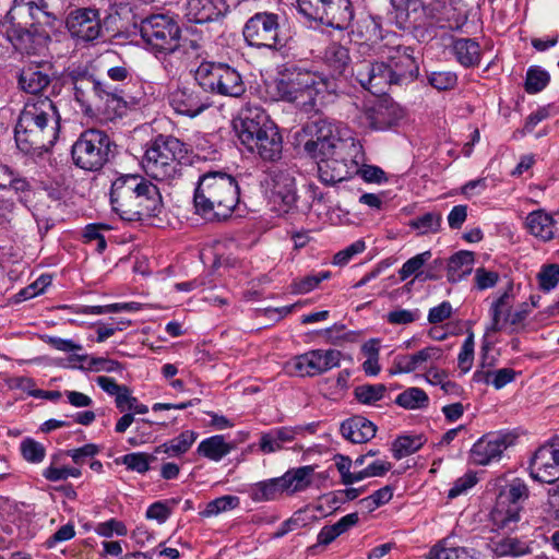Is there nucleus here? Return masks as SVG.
Masks as SVG:
<instances>
[{
  "label": "nucleus",
  "mask_w": 559,
  "mask_h": 559,
  "mask_svg": "<svg viewBox=\"0 0 559 559\" xmlns=\"http://www.w3.org/2000/svg\"><path fill=\"white\" fill-rule=\"evenodd\" d=\"M411 47H394L386 62L362 60L355 63L353 75L371 94L385 95L392 85H404L417 78L419 67Z\"/></svg>",
  "instance_id": "nucleus-1"
},
{
  "label": "nucleus",
  "mask_w": 559,
  "mask_h": 559,
  "mask_svg": "<svg viewBox=\"0 0 559 559\" xmlns=\"http://www.w3.org/2000/svg\"><path fill=\"white\" fill-rule=\"evenodd\" d=\"M112 211L127 222L158 216L163 200L158 187L138 174L121 175L111 183Z\"/></svg>",
  "instance_id": "nucleus-2"
},
{
  "label": "nucleus",
  "mask_w": 559,
  "mask_h": 559,
  "mask_svg": "<svg viewBox=\"0 0 559 559\" xmlns=\"http://www.w3.org/2000/svg\"><path fill=\"white\" fill-rule=\"evenodd\" d=\"M329 90L330 82L323 74L298 64H284L275 80L277 99L295 104L305 112L316 110Z\"/></svg>",
  "instance_id": "nucleus-3"
},
{
  "label": "nucleus",
  "mask_w": 559,
  "mask_h": 559,
  "mask_svg": "<svg viewBox=\"0 0 559 559\" xmlns=\"http://www.w3.org/2000/svg\"><path fill=\"white\" fill-rule=\"evenodd\" d=\"M239 202V187L234 177L222 171H210L199 178L194 190L195 213L207 222L229 217Z\"/></svg>",
  "instance_id": "nucleus-4"
},
{
  "label": "nucleus",
  "mask_w": 559,
  "mask_h": 559,
  "mask_svg": "<svg viewBox=\"0 0 559 559\" xmlns=\"http://www.w3.org/2000/svg\"><path fill=\"white\" fill-rule=\"evenodd\" d=\"M141 38L155 53L187 52L192 40L181 38V29L176 21L164 14L151 15L140 24Z\"/></svg>",
  "instance_id": "nucleus-5"
},
{
  "label": "nucleus",
  "mask_w": 559,
  "mask_h": 559,
  "mask_svg": "<svg viewBox=\"0 0 559 559\" xmlns=\"http://www.w3.org/2000/svg\"><path fill=\"white\" fill-rule=\"evenodd\" d=\"M530 495L527 484L519 477L501 486L490 513L493 525L503 531L516 530Z\"/></svg>",
  "instance_id": "nucleus-6"
},
{
  "label": "nucleus",
  "mask_w": 559,
  "mask_h": 559,
  "mask_svg": "<svg viewBox=\"0 0 559 559\" xmlns=\"http://www.w3.org/2000/svg\"><path fill=\"white\" fill-rule=\"evenodd\" d=\"M191 145L188 142H152L145 150L143 165L157 180L174 179L181 164L189 163Z\"/></svg>",
  "instance_id": "nucleus-7"
},
{
  "label": "nucleus",
  "mask_w": 559,
  "mask_h": 559,
  "mask_svg": "<svg viewBox=\"0 0 559 559\" xmlns=\"http://www.w3.org/2000/svg\"><path fill=\"white\" fill-rule=\"evenodd\" d=\"M313 472L314 468L310 465L290 468L281 477L253 484L249 489V497L254 502H264L292 496L310 486Z\"/></svg>",
  "instance_id": "nucleus-8"
},
{
  "label": "nucleus",
  "mask_w": 559,
  "mask_h": 559,
  "mask_svg": "<svg viewBox=\"0 0 559 559\" xmlns=\"http://www.w3.org/2000/svg\"><path fill=\"white\" fill-rule=\"evenodd\" d=\"M194 78L203 91L212 94L240 97L246 92V85L238 70L224 62H201Z\"/></svg>",
  "instance_id": "nucleus-9"
},
{
  "label": "nucleus",
  "mask_w": 559,
  "mask_h": 559,
  "mask_svg": "<svg viewBox=\"0 0 559 559\" xmlns=\"http://www.w3.org/2000/svg\"><path fill=\"white\" fill-rule=\"evenodd\" d=\"M297 4L306 19L337 31L348 29L355 16L350 0H297Z\"/></svg>",
  "instance_id": "nucleus-10"
},
{
  "label": "nucleus",
  "mask_w": 559,
  "mask_h": 559,
  "mask_svg": "<svg viewBox=\"0 0 559 559\" xmlns=\"http://www.w3.org/2000/svg\"><path fill=\"white\" fill-rule=\"evenodd\" d=\"M280 20L276 13L257 12L243 25L245 41L257 49L282 50L286 46V38L281 31Z\"/></svg>",
  "instance_id": "nucleus-11"
},
{
  "label": "nucleus",
  "mask_w": 559,
  "mask_h": 559,
  "mask_svg": "<svg viewBox=\"0 0 559 559\" xmlns=\"http://www.w3.org/2000/svg\"><path fill=\"white\" fill-rule=\"evenodd\" d=\"M233 128L239 140H282L278 128L260 109L242 111L233 120Z\"/></svg>",
  "instance_id": "nucleus-12"
},
{
  "label": "nucleus",
  "mask_w": 559,
  "mask_h": 559,
  "mask_svg": "<svg viewBox=\"0 0 559 559\" xmlns=\"http://www.w3.org/2000/svg\"><path fill=\"white\" fill-rule=\"evenodd\" d=\"M337 349H312L293 359L294 369L302 377H316L340 366Z\"/></svg>",
  "instance_id": "nucleus-13"
},
{
  "label": "nucleus",
  "mask_w": 559,
  "mask_h": 559,
  "mask_svg": "<svg viewBox=\"0 0 559 559\" xmlns=\"http://www.w3.org/2000/svg\"><path fill=\"white\" fill-rule=\"evenodd\" d=\"M530 469L532 478L539 483L552 484L559 480L558 440L545 443L535 451Z\"/></svg>",
  "instance_id": "nucleus-14"
},
{
  "label": "nucleus",
  "mask_w": 559,
  "mask_h": 559,
  "mask_svg": "<svg viewBox=\"0 0 559 559\" xmlns=\"http://www.w3.org/2000/svg\"><path fill=\"white\" fill-rule=\"evenodd\" d=\"M515 437L509 432H492L483 436L471 449L469 456L476 465H488L499 461L502 453L513 444Z\"/></svg>",
  "instance_id": "nucleus-15"
},
{
  "label": "nucleus",
  "mask_w": 559,
  "mask_h": 559,
  "mask_svg": "<svg viewBox=\"0 0 559 559\" xmlns=\"http://www.w3.org/2000/svg\"><path fill=\"white\" fill-rule=\"evenodd\" d=\"M67 28L82 41L96 40L103 31L99 11L93 8H81L72 11L67 19Z\"/></svg>",
  "instance_id": "nucleus-16"
},
{
  "label": "nucleus",
  "mask_w": 559,
  "mask_h": 559,
  "mask_svg": "<svg viewBox=\"0 0 559 559\" xmlns=\"http://www.w3.org/2000/svg\"><path fill=\"white\" fill-rule=\"evenodd\" d=\"M109 143L74 142L71 150L74 164L84 170H99L108 159Z\"/></svg>",
  "instance_id": "nucleus-17"
},
{
  "label": "nucleus",
  "mask_w": 559,
  "mask_h": 559,
  "mask_svg": "<svg viewBox=\"0 0 559 559\" xmlns=\"http://www.w3.org/2000/svg\"><path fill=\"white\" fill-rule=\"evenodd\" d=\"M296 140H345L342 124L334 119L318 116L308 120L295 133Z\"/></svg>",
  "instance_id": "nucleus-18"
},
{
  "label": "nucleus",
  "mask_w": 559,
  "mask_h": 559,
  "mask_svg": "<svg viewBox=\"0 0 559 559\" xmlns=\"http://www.w3.org/2000/svg\"><path fill=\"white\" fill-rule=\"evenodd\" d=\"M264 185L270 199L274 203L290 206L296 201L295 180L287 173L272 170L264 179Z\"/></svg>",
  "instance_id": "nucleus-19"
},
{
  "label": "nucleus",
  "mask_w": 559,
  "mask_h": 559,
  "mask_svg": "<svg viewBox=\"0 0 559 559\" xmlns=\"http://www.w3.org/2000/svg\"><path fill=\"white\" fill-rule=\"evenodd\" d=\"M169 105L176 112L188 117H195L207 107L201 95L187 86L178 87L169 95Z\"/></svg>",
  "instance_id": "nucleus-20"
},
{
  "label": "nucleus",
  "mask_w": 559,
  "mask_h": 559,
  "mask_svg": "<svg viewBox=\"0 0 559 559\" xmlns=\"http://www.w3.org/2000/svg\"><path fill=\"white\" fill-rule=\"evenodd\" d=\"M460 0H436L432 3V11L436 12V19L442 28L451 31L461 29L466 23L467 15L461 9Z\"/></svg>",
  "instance_id": "nucleus-21"
},
{
  "label": "nucleus",
  "mask_w": 559,
  "mask_h": 559,
  "mask_svg": "<svg viewBox=\"0 0 559 559\" xmlns=\"http://www.w3.org/2000/svg\"><path fill=\"white\" fill-rule=\"evenodd\" d=\"M225 0H189L187 16L190 22L203 24L215 21L226 11Z\"/></svg>",
  "instance_id": "nucleus-22"
},
{
  "label": "nucleus",
  "mask_w": 559,
  "mask_h": 559,
  "mask_svg": "<svg viewBox=\"0 0 559 559\" xmlns=\"http://www.w3.org/2000/svg\"><path fill=\"white\" fill-rule=\"evenodd\" d=\"M282 144L283 142H239L237 150L247 159L275 163L283 156Z\"/></svg>",
  "instance_id": "nucleus-23"
},
{
  "label": "nucleus",
  "mask_w": 559,
  "mask_h": 559,
  "mask_svg": "<svg viewBox=\"0 0 559 559\" xmlns=\"http://www.w3.org/2000/svg\"><path fill=\"white\" fill-rule=\"evenodd\" d=\"M74 91V98L87 111L96 107L95 78L87 71L72 70L69 73Z\"/></svg>",
  "instance_id": "nucleus-24"
},
{
  "label": "nucleus",
  "mask_w": 559,
  "mask_h": 559,
  "mask_svg": "<svg viewBox=\"0 0 559 559\" xmlns=\"http://www.w3.org/2000/svg\"><path fill=\"white\" fill-rule=\"evenodd\" d=\"M340 431L352 443H366L376 436L377 427L362 416H354L341 424Z\"/></svg>",
  "instance_id": "nucleus-25"
},
{
  "label": "nucleus",
  "mask_w": 559,
  "mask_h": 559,
  "mask_svg": "<svg viewBox=\"0 0 559 559\" xmlns=\"http://www.w3.org/2000/svg\"><path fill=\"white\" fill-rule=\"evenodd\" d=\"M349 151L353 154L350 160L356 167V174L368 183H384L388 181L386 174L382 168L374 165L366 164V156L362 151L361 142H352Z\"/></svg>",
  "instance_id": "nucleus-26"
},
{
  "label": "nucleus",
  "mask_w": 559,
  "mask_h": 559,
  "mask_svg": "<svg viewBox=\"0 0 559 559\" xmlns=\"http://www.w3.org/2000/svg\"><path fill=\"white\" fill-rule=\"evenodd\" d=\"M525 226L531 235L547 242L554 239L556 223L552 216L544 210L531 212L525 221Z\"/></svg>",
  "instance_id": "nucleus-27"
},
{
  "label": "nucleus",
  "mask_w": 559,
  "mask_h": 559,
  "mask_svg": "<svg viewBox=\"0 0 559 559\" xmlns=\"http://www.w3.org/2000/svg\"><path fill=\"white\" fill-rule=\"evenodd\" d=\"M47 121V114L43 109L38 111L36 106L25 108L15 126L14 140H20L22 133L38 136L37 132L46 128Z\"/></svg>",
  "instance_id": "nucleus-28"
},
{
  "label": "nucleus",
  "mask_w": 559,
  "mask_h": 559,
  "mask_svg": "<svg viewBox=\"0 0 559 559\" xmlns=\"http://www.w3.org/2000/svg\"><path fill=\"white\" fill-rule=\"evenodd\" d=\"M475 254L461 250L450 257L447 265V277L451 283H457L473 271Z\"/></svg>",
  "instance_id": "nucleus-29"
},
{
  "label": "nucleus",
  "mask_w": 559,
  "mask_h": 559,
  "mask_svg": "<svg viewBox=\"0 0 559 559\" xmlns=\"http://www.w3.org/2000/svg\"><path fill=\"white\" fill-rule=\"evenodd\" d=\"M50 83V76L38 66L24 68L19 76L20 87L29 94H39Z\"/></svg>",
  "instance_id": "nucleus-30"
},
{
  "label": "nucleus",
  "mask_w": 559,
  "mask_h": 559,
  "mask_svg": "<svg viewBox=\"0 0 559 559\" xmlns=\"http://www.w3.org/2000/svg\"><path fill=\"white\" fill-rule=\"evenodd\" d=\"M320 179L326 185H335L350 176L347 160L342 156L331 157V160L319 163Z\"/></svg>",
  "instance_id": "nucleus-31"
},
{
  "label": "nucleus",
  "mask_w": 559,
  "mask_h": 559,
  "mask_svg": "<svg viewBox=\"0 0 559 559\" xmlns=\"http://www.w3.org/2000/svg\"><path fill=\"white\" fill-rule=\"evenodd\" d=\"M532 544L516 537H502L492 540L490 549L497 557H522L532 552Z\"/></svg>",
  "instance_id": "nucleus-32"
},
{
  "label": "nucleus",
  "mask_w": 559,
  "mask_h": 559,
  "mask_svg": "<svg viewBox=\"0 0 559 559\" xmlns=\"http://www.w3.org/2000/svg\"><path fill=\"white\" fill-rule=\"evenodd\" d=\"M452 51L463 67H475L480 60L479 44L472 38H457L453 40Z\"/></svg>",
  "instance_id": "nucleus-33"
},
{
  "label": "nucleus",
  "mask_w": 559,
  "mask_h": 559,
  "mask_svg": "<svg viewBox=\"0 0 559 559\" xmlns=\"http://www.w3.org/2000/svg\"><path fill=\"white\" fill-rule=\"evenodd\" d=\"M197 438V432L192 430H185L178 437L173 438L156 447L155 453H164L169 457H179L190 450Z\"/></svg>",
  "instance_id": "nucleus-34"
},
{
  "label": "nucleus",
  "mask_w": 559,
  "mask_h": 559,
  "mask_svg": "<svg viewBox=\"0 0 559 559\" xmlns=\"http://www.w3.org/2000/svg\"><path fill=\"white\" fill-rule=\"evenodd\" d=\"M234 445L225 440L223 435H215L202 440L198 453L211 461L218 462L231 452Z\"/></svg>",
  "instance_id": "nucleus-35"
},
{
  "label": "nucleus",
  "mask_w": 559,
  "mask_h": 559,
  "mask_svg": "<svg viewBox=\"0 0 559 559\" xmlns=\"http://www.w3.org/2000/svg\"><path fill=\"white\" fill-rule=\"evenodd\" d=\"M512 302L509 294H502L497 300L491 304L490 314L491 322L486 326V335L500 332L507 329L504 317L511 311Z\"/></svg>",
  "instance_id": "nucleus-36"
},
{
  "label": "nucleus",
  "mask_w": 559,
  "mask_h": 559,
  "mask_svg": "<svg viewBox=\"0 0 559 559\" xmlns=\"http://www.w3.org/2000/svg\"><path fill=\"white\" fill-rule=\"evenodd\" d=\"M36 32L37 28L33 25L31 28H26L20 24H12L8 29V37L16 49L31 53L35 49V44L38 40Z\"/></svg>",
  "instance_id": "nucleus-37"
},
{
  "label": "nucleus",
  "mask_w": 559,
  "mask_h": 559,
  "mask_svg": "<svg viewBox=\"0 0 559 559\" xmlns=\"http://www.w3.org/2000/svg\"><path fill=\"white\" fill-rule=\"evenodd\" d=\"M358 522L357 513H349L341 518L333 525L323 526L318 534V545L328 546L334 542L340 535L347 532Z\"/></svg>",
  "instance_id": "nucleus-38"
},
{
  "label": "nucleus",
  "mask_w": 559,
  "mask_h": 559,
  "mask_svg": "<svg viewBox=\"0 0 559 559\" xmlns=\"http://www.w3.org/2000/svg\"><path fill=\"white\" fill-rule=\"evenodd\" d=\"M395 403L405 409H423L429 404L427 393L417 386H412L400 393Z\"/></svg>",
  "instance_id": "nucleus-39"
},
{
  "label": "nucleus",
  "mask_w": 559,
  "mask_h": 559,
  "mask_svg": "<svg viewBox=\"0 0 559 559\" xmlns=\"http://www.w3.org/2000/svg\"><path fill=\"white\" fill-rule=\"evenodd\" d=\"M426 439L421 435L399 437L392 445L393 456L401 460L417 452L424 444Z\"/></svg>",
  "instance_id": "nucleus-40"
},
{
  "label": "nucleus",
  "mask_w": 559,
  "mask_h": 559,
  "mask_svg": "<svg viewBox=\"0 0 559 559\" xmlns=\"http://www.w3.org/2000/svg\"><path fill=\"white\" fill-rule=\"evenodd\" d=\"M550 82L549 73L538 66H532L526 71L524 88L528 94L542 92Z\"/></svg>",
  "instance_id": "nucleus-41"
},
{
  "label": "nucleus",
  "mask_w": 559,
  "mask_h": 559,
  "mask_svg": "<svg viewBox=\"0 0 559 559\" xmlns=\"http://www.w3.org/2000/svg\"><path fill=\"white\" fill-rule=\"evenodd\" d=\"M305 151L317 160L318 165L341 155L334 142H306Z\"/></svg>",
  "instance_id": "nucleus-42"
},
{
  "label": "nucleus",
  "mask_w": 559,
  "mask_h": 559,
  "mask_svg": "<svg viewBox=\"0 0 559 559\" xmlns=\"http://www.w3.org/2000/svg\"><path fill=\"white\" fill-rule=\"evenodd\" d=\"M384 112L382 106L379 108H366L356 118L358 126L362 130H383L389 127L382 121Z\"/></svg>",
  "instance_id": "nucleus-43"
},
{
  "label": "nucleus",
  "mask_w": 559,
  "mask_h": 559,
  "mask_svg": "<svg viewBox=\"0 0 559 559\" xmlns=\"http://www.w3.org/2000/svg\"><path fill=\"white\" fill-rule=\"evenodd\" d=\"M533 307H535V302L532 305L527 302H522L515 309L511 308V311L504 317V322H507V329L509 333H518L520 330L524 328V322L531 313Z\"/></svg>",
  "instance_id": "nucleus-44"
},
{
  "label": "nucleus",
  "mask_w": 559,
  "mask_h": 559,
  "mask_svg": "<svg viewBox=\"0 0 559 559\" xmlns=\"http://www.w3.org/2000/svg\"><path fill=\"white\" fill-rule=\"evenodd\" d=\"M325 59L329 66L338 74H342L349 63L348 49L338 44H332L325 51Z\"/></svg>",
  "instance_id": "nucleus-45"
},
{
  "label": "nucleus",
  "mask_w": 559,
  "mask_h": 559,
  "mask_svg": "<svg viewBox=\"0 0 559 559\" xmlns=\"http://www.w3.org/2000/svg\"><path fill=\"white\" fill-rule=\"evenodd\" d=\"M330 277L331 272L322 271L296 278L292 283V292L299 295L308 294L317 288L321 282L329 280Z\"/></svg>",
  "instance_id": "nucleus-46"
},
{
  "label": "nucleus",
  "mask_w": 559,
  "mask_h": 559,
  "mask_svg": "<svg viewBox=\"0 0 559 559\" xmlns=\"http://www.w3.org/2000/svg\"><path fill=\"white\" fill-rule=\"evenodd\" d=\"M442 216L439 213L428 212L409 222V227L420 235L437 233L441 226Z\"/></svg>",
  "instance_id": "nucleus-47"
},
{
  "label": "nucleus",
  "mask_w": 559,
  "mask_h": 559,
  "mask_svg": "<svg viewBox=\"0 0 559 559\" xmlns=\"http://www.w3.org/2000/svg\"><path fill=\"white\" fill-rule=\"evenodd\" d=\"M240 503V500L237 496H222L210 501L206 504V508L200 512V515L203 518H211L217 515L222 512H226L237 508Z\"/></svg>",
  "instance_id": "nucleus-48"
},
{
  "label": "nucleus",
  "mask_w": 559,
  "mask_h": 559,
  "mask_svg": "<svg viewBox=\"0 0 559 559\" xmlns=\"http://www.w3.org/2000/svg\"><path fill=\"white\" fill-rule=\"evenodd\" d=\"M20 450L23 459L32 464L41 463L46 456L45 447L32 438L24 439L21 442Z\"/></svg>",
  "instance_id": "nucleus-49"
},
{
  "label": "nucleus",
  "mask_w": 559,
  "mask_h": 559,
  "mask_svg": "<svg viewBox=\"0 0 559 559\" xmlns=\"http://www.w3.org/2000/svg\"><path fill=\"white\" fill-rule=\"evenodd\" d=\"M412 355L417 370L426 368L427 364H433L442 360L444 352L439 346H427Z\"/></svg>",
  "instance_id": "nucleus-50"
},
{
  "label": "nucleus",
  "mask_w": 559,
  "mask_h": 559,
  "mask_svg": "<svg viewBox=\"0 0 559 559\" xmlns=\"http://www.w3.org/2000/svg\"><path fill=\"white\" fill-rule=\"evenodd\" d=\"M385 391L384 384H364L355 389V396L362 404H372L380 401Z\"/></svg>",
  "instance_id": "nucleus-51"
},
{
  "label": "nucleus",
  "mask_w": 559,
  "mask_h": 559,
  "mask_svg": "<svg viewBox=\"0 0 559 559\" xmlns=\"http://www.w3.org/2000/svg\"><path fill=\"white\" fill-rule=\"evenodd\" d=\"M539 288L544 292H550L559 283V265L547 264L542 266L537 274Z\"/></svg>",
  "instance_id": "nucleus-52"
},
{
  "label": "nucleus",
  "mask_w": 559,
  "mask_h": 559,
  "mask_svg": "<svg viewBox=\"0 0 559 559\" xmlns=\"http://www.w3.org/2000/svg\"><path fill=\"white\" fill-rule=\"evenodd\" d=\"M335 466L341 475L342 484L352 485L354 483H358V471L350 472L353 466V461L349 456L344 454H335L334 455Z\"/></svg>",
  "instance_id": "nucleus-53"
},
{
  "label": "nucleus",
  "mask_w": 559,
  "mask_h": 559,
  "mask_svg": "<svg viewBox=\"0 0 559 559\" xmlns=\"http://www.w3.org/2000/svg\"><path fill=\"white\" fill-rule=\"evenodd\" d=\"M431 258L430 251H425L415 257L408 259L400 269L399 275L401 281H405L412 275H417V272L424 266V264Z\"/></svg>",
  "instance_id": "nucleus-54"
},
{
  "label": "nucleus",
  "mask_w": 559,
  "mask_h": 559,
  "mask_svg": "<svg viewBox=\"0 0 559 559\" xmlns=\"http://www.w3.org/2000/svg\"><path fill=\"white\" fill-rule=\"evenodd\" d=\"M474 334L469 332L464 340L461 350L457 356L459 368L466 373L471 370L474 360Z\"/></svg>",
  "instance_id": "nucleus-55"
},
{
  "label": "nucleus",
  "mask_w": 559,
  "mask_h": 559,
  "mask_svg": "<svg viewBox=\"0 0 559 559\" xmlns=\"http://www.w3.org/2000/svg\"><path fill=\"white\" fill-rule=\"evenodd\" d=\"M428 82L438 91H447L456 85L457 76L451 71H435L428 75Z\"/></svg>",
  "instance_id": "nucleus-56"
},
{
  "label": "nucleus",
  "mask_w": 559,
  "mask_h": 559,
  "mask_svg": "<svg viewBox=\"0 0 559 559\" xmlns=\"http://www.w3.org/2000/svg\"><path fill=\"white\" fill-rule=\"evenodd\" d=\"M421 318V311L418 308L415 309H395L386 314V321L395 325H404L413 323Z\"/></svg>",
  "instance_id": "nucleus-57"
},
{
  "label": "nucleus",
  "mask_w": 559,
  "mask_h": 559,
  "mask_svg": "<svg viewBox=\"0 0 559 559\" xmlns=\"http://www.w3.org/2000/svg\"><path fill=\"white\" fill-rule=\"evenodd\" d=\"M103 103L109 119L121 117L129 106V100L126 98L122 92L114 94Z\"/></svg>",
  "instance_id": "nucleus-58"
},
{
  "label": "nucleus",
  "mask_w": 559,
  "mask_h": 559,
  "mask_svg": "<svg viewBox=\"0 0 559 559\" xmlns=\"http://www.w3.org/2000/svg\"><path fill=\"white\" fill-rule=\"evenodd\" d=\"M151 459L146 453L136 452L123 455L121 461L129 469L143 474L150 469Z\"/></svg>",
  "instance_id": "nucleus-59"
},
{
  "label": "nucleus",
  "mask_w": 559,
  "mask_h": 559,
  "mask_svg": "<svg viewBox=\"0 0 559 559\" xmlns=\"http://www.w3.org/2000/svg\"><path fill=\"white\" fill-rule=\"evenodd\" d=\"M366 249V243L364 240L359 239L346 247L345 249L338 251L333 257V264L343 266L346 265L356 254L361 253Z\"/></svg>",
  "instance_id": "nucleus-60"
},
{
  "label": "nucleus",
  "mask_w": 559,
  "mask_h": 559,
  "mask_svg": "<svg viewBox=\"0 0 559 559\" xmlns=\"http://www.w3.org/2000/svg\"><path fill=\"white\" fill-rule=\"evenodd\" d=\"M117 408L120 412L132 411L134 414H146L148 408L144 404H140L138 399L131 395L130 390L127 388L122 395L118 396L116 403Z\"/></svg>",
  "instance_id": "nucleus-61"
},
{
  "label": "nucleus",
  "mask_w": 559,
  "mask_h": 559,
  "mask_svg": "<svg viewBox=\"0 0 559 559\" xmlns=\"http://www.w3.org/2000/svg\"><path fill=\"white\" fill-rule=\"evenodd\" d=\"M43 476L49 481H60L66 480L69 477H80L81 471L75 467H56L50 465L44 469Z\"/></svg>",
  "instance_id": "nucleus-62"
},
{
  "label": "nucleus",
  "mask_w": 559,
  "mask_h": 559,
  "mask_svg": "<svg viewBox=\"0 0 559 559\" xmlns=\"http://www.w3.org/2000/svg\"><path fill=\"white\" fill-rule=\"evenodd\" d=\"M477 483V477L474 473H466L462 477L457 478L453 486L448 491V498L454 499L465 493L468 489L474 487Z\"/></svg>",
  "instance_id": "nucleus-63"
},
{
  "label": "nucleus",
  "mask_w": 559,
  "mask_h": 559,
  "mask_svg": "<svg viewBox=\"0 0 559 559\" xmlns=\"http://www.w3.org/2000/svg\"><path fill=\"white\" fill-rule=\"evenodd\" d=\"M392 467L390 462L374 461L368 464L364 469L358 471V481L369 477H381L385 475Z\"/></svg>",
  "instance_id": "nucleus-64"
}]
</instances>
